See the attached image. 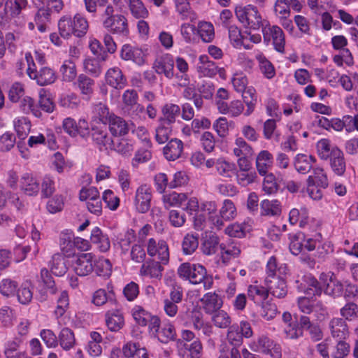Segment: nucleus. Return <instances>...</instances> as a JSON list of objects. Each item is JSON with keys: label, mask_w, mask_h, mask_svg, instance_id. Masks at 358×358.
Returning <instances> with one entry per match:
<instances>
[{"label": "nucleus", "mask_w": 358, "mask_h": 358, "mask_svg": "<svg viewBox=\"0 0 358 358\" xmlns=\"http://www.w3.org/2000/svg\"><path fill=\"white\" fill-rule=\"evenodd\" d=\"M178 275L187 280L194 285L203 283L205 289H210L213 285V278L208 275L206 268L199 264L185 262L180 264L178 268Z\"/></svg>", "instance_id": "f257e3e1"}, {"label": "nucleus", "mask_w": 358, "mask_h": 358, "mask_svg": "<svg viewBox=\"0 0 358 358\" xmlns=\"http://www.w3.org/2000/svg\"><path fill=\"white\" fill-rule=\"evenodd\" d=\"M235 14L240 22L246 27L257 30L262 25V17L254 6L248 5L245 7H236Z\"/></svg>", "instance_id": "f03ea898"}, {"label": "nucleus", "mask_w": 358, "mask_h": 358, "mask_svg": "<svg viewBox=\"0 0 358 358\" xmlns=\"http://www.w3.org/2000/svg\"><path fill=\"white\" fill-rule=\"evenodd\" d=\"M103 25L113 34L127 37L129 34L127 20L122 15L117 14L111 19H104Z\"/></svg>", "instance_id": "7ed1b4c3"}, {"label": "nucleus", "mask_w": 358, "mask_h": 358, "mask_svg": "<svg viewBox=\"0 0 358 358\" xmlns=\"http://www.w3.org/2000/svg\"><path fill=\"white\" fill-rule=\"evenodd\" d=\"M152 197V191L150 187L146 185L138 187L134 200L136 209L141 213L148 212L150 208Z\"/></svg>", "instance_id": "20e7f679"}, {"label": "nucleus", "mask_w": 358, "mask_h": 358, "mask_svg": "<svg viewBox=\"0 0 358 358\" xmlns=\"http://www.w3.org/2000/svg\"><path fill=\"white\" fill-rule=\"evenodd\" d=\"M73 267L78 275L85 276L93 271L91 253H80L73 256Z\"/></svg>", "instance_id": "39448f33"}, {"label": "nucleus", "mask_w": 358, "mask_h": 358, "mask_svg": "<svg viewBox=\"0 0 358 358\" xmlns=\"http://www.w3.org/2000/svg\"><path fill=\"white\" fill-rule=\"evenodd\" d=\"M304 282V284H301L300 289L308 296H320L324 292L326 280L322 278L318 280L313 276H306Z\"/></svg>", "instance_id": "423d86ee"}, {"label": "nucleus", "mask_w": 358, "mask_h": 358, "mask_svg": "<svg viewBox=\"0 0 358 358\" xmlns=\"http://www.w3.org/2000/svg\"><path fill=\"white\" fill-rule=\"evenodd\" d=\"M63 128L67 134L73 137L77 135L85 137L89 134V125L85 120H80L77 123L73 118H66L63 121Z\"/></svg>", "instance_id": "0eeeda50"}, {"label": "nucleus", "mask_w": 358, "mask_h": 358, "mask_svg": "<svg viewBox=\"0 0 358 358\" xmlns=\"http://www.w3.org/2000/svg\"><path fill=\"white\" fill-rule=\"evenodd\" d=\"M268 294L277 298H283L287 294V285L282 275L264 280Z\"/></svg>", "instance_id": "6e6552de"}, {"label": "nucleus", "mask_w": 358, "mask_h": 358, "mask_svg": "<svg viewBox=\"0 0 358 358\" xmlns=\"http://www.w3.org/2000/svg\"><path fill=\"white\" fill-rule=\"evenodd\" d=\"M174 61L170 55H165L157 58L154 64L153 68L158 74H164L167 78L173 77Z\"/></svg>", "instance_id": "1a4fd4ad"}, {"label": "nucleus", "mask_w": 358, "mask_h": 358, "mask_svg": "<svg viewBox=\"0 0 358 358\" xmlns=\"http://www.w3.org/2000/svg\"><path fill=\"white\" fill-rule=\"evenodd\" d=\"M184 145L178 138L171 139L163 148L164 157L169 161H175L182 157Z\"/></svg>", "instance_id": "9d476101"}, {"label": "nucleus", "mask_w": 358, "mask_h": 358, "mask_svg": "<svg viewBox=\"0 0 358 358\" xmlns=\"http://www.w3.org/2000/svg\"><path fill=\"white\" fill-rule=\"evenodd\" d=\"M106 81L108 85L115 89H122L127 85V79L118 67L108 70L106 73Z\"/></svg>", "instance_id": "9b49d317"}, {"label": "nucleus", "mask_w": 358, "mask_h": 358, "mask_svg": "<svg viewBox=\"0 0 358 358\" xmlns=\"http://www.w3.org/2000/svg\"><path fill=\"white\" fill-rule=\"evenodd\" d=\"M330 166L335 174L343 176L345 172L346 162L344 158L343 152L337 147H334L330 157Z\"/></svg>", "instance_id": "f8f14e48"}, {"label": "nucleus", "mask_w": 358, "mask_h": 358, "mask_svg": "<svg viewBox=\"0 0 358 358\" xmlns=\"http://www.w3.org/2000/svg\"><path fill=\"white\" fill-rule=\"evenodd\" d=\"M203 309L207 314H213L219 310L223 305L222 298L215 293H207L201 299Z\"/></svg>", "instance_id": "ddd939ff"}, {"label": "nucleus", "mask_w": 358, "mask_h": 358, "mask_svg": "<svg viewBox=\"0 0 358 358\" xmlns=\"http://www.w3.org/2000/svg\"><path fill=\"white\" fill-rule=\"evenodd\" d=\"M107 123H108L110 131L115 136H124L129 132V125L122 117L112 114Z\"/></svg>", "instance_id": "4468645a"}, {"label": "nucleus", "mask_w": 358, "mask_h": 358, "mask_svg": "<svg viewBox=\"0 0 358 358\" xmlns=\"http://www.w3.org/2000/svg\"><path fill=\"white\" fill-rule=\"evenodd\" d=\"M162 115L159 120V122L172 125L180 114V108L174 103H166L162 107Z\"/></svg>", "instance_id": "2eb2a0df"}, {"label": "nucleus", "mask_w": 358, "mask_h": 358, "mask_svg": "<svg viewBox=\"0 0 358 358\" xmlns=\"http://www.w3.org/2000/svg\"><path fill=\"white\" fill-rule=\"evenodd\" d=\"M120 56L122 59L132 61L138 65L142 64L144 62V54L142 50L128 44L122 46Z\"/></svg>", "instance_id": "dca6fc26"}, {"label": "nucleus", "mask_w": 358, "mask_h": 358, "mask_svg": "<svg viewBox=\"0 0 358 358\" xmlns=\"http://www.w3.org/2000/svg\"><path fill=\"white\" fill-rule=\"evenodd\" d=\"M69 260L63 254H55L50 262V270L57 276L64 275L68 271Z\"/></svg>", "instance_id": "f3484780"}, {"label": "nucleus", "mask_w": 358, "mask_h": 358, "mask_svg": "<svg viewBox=\"0 0 358 358\" xmlns=\"http://www.w3.org/2000/svg\"><path fill=\"white\" fill-rule=\"evenodd\" d=\"M6 8H9L10 16L15 19V22L22 25L24 23L19 21L20 15L22 13V10L26 9L27 6V0H7L5 3Z\"/></svg>", "instance_id": "a211bd4d"}, {"label": "nucleus", "mask_w": 358, "mask_h": 358, "mask_svg": "<svg viewBox=\"0 0 358 358\" xmlns=\"http://www.w3.org/2000/svg\"><path fill=\"white\" fill-rule=\"evenodd\" d=\"M329 327L333 337L344 339L348 335V327L343 318H333L329 323Z\"/></svg>", "instance_id": "6ab92c4d"}, {"label": "nucleus", "mask_w": 358, "mask_h": 358, "mask_svg": "<svg viewBox=\"0 0 358 358\" xmlns=\"http://www.w3.org/2000/svg\"><path fill=\"white\" fill-rule=\"evenodd\" d=\"M20 187L29 196L36 195L40 190L38 182L29 173L24 174L21 178Z\"/></svg>", "instance_id": "aec40b11"}, {"label": "nucleus", "mask_w": 358, "mask_h": 358, "mask_svg": "<svg viewBox=\"0 0 358 358\" xmlns=\"http://www.w3.org/2000/svg\"><path fill=\"white\" fill-rule=\"evenodd\" d=\"M273 164V155L268 150L261 151L256 157V168L258 173L264 176Z\"/></svg>", "instance_id": "412c9836"}, {"label": "nucleus", "mask_w": 358, "mask_h": 358, "mask_svg": "<svg viewBox=\"0 0 358 358\" xmlns=\"http://www.w3.org/2000/svg\"><path fill=\"white\" fill-rule=\"evenodd\" d=\"M220 247V238L215 234L206 235L201 243V250L205 255H213Z\"/></svg>", "instance_id": "4be33fe9"}, {"label": "nucleus", "mask_w": 358, "mask_h": 358, "mask_svg": "<svg viewBox=\"0 0 358 358\" xmlns=\"http://www.w3.org/2000/svg\"><path fill=\"white\" fill-rule=\"evenodd\" d=\"M248 296L255 303L260 305L268 298V292L266 287L252 285L248 288Z\"/></svg>", "instance_id": "5701e85b"}, {"label": "nucleus", "mask_w": 358, "mask_h": 358, "mask_svg": "<svg viewBox=\"0 0 358 358\" xmlns=\"http://www.w3.org/2000/svg\"><path fill=\"white\" fill-rule=\"evenodd\" d=\"M34 73L32 74L33 79L41 86L52 84L57 78L55 72L49 67H43L37 73Z\"/></svg>", "instance_id": "b1692460"}, {"label": "nucleus", "mask_w": 358, "mask_h": 358, "mask_svg": "<svg viewBox=\"0 0 358 358\" xmlns=\"http://www.w3.org/2000/svg\"><path fill=\"white\" fill-rule=\"evenodd\" d=\"M308 187L317 186L322 188L328 187V178L322 168L313 169V175L307 179Z\"/></svg>", "instance_id": "393cba45"}, {"label": "nucleus", "mask_w": 358, "mask_h": 358, "mask_svg": "<svg viewBox=\"0 0 358 358\" xmlns=\"http://www.w3.org/2000/svg\"><path fill=\"white\" fill-rule=\"evenodd\" d=\"M315 161V158L311 155L299 154L294 159V167L299 173L306 174L312 169Z\"/></svg>", "instance_id": "a878e982"}, {"label": "nucleus", "mask_w": 358, "mask_h": 358, "mask_svg": "<svg viewBox=\"0 0 358 358\" xmlns=\"http://www.w3.org/2000/svg\"><path fill=\"white\" fill-rule=\"evenodd\" d=\"M163 270L164 267L159 262L151 260L142 265L140 273L142 275H148L150 278L160 279L162 276Z\"/></svg>", "instance_id": "bb28decb"}, {"label": "nucleus", "mask_w": 358, "mask_h": 358, "mask_svg": "<svg viewBox=\"0 0 358 358\" xmlns=\"http://www.w3.org/2000/svg\"><path fill=\"white\" fill-rule=\"evenodd\" d=\"M74 85L78 87L80 93L87 96V98L94 92V81L85 74H80Z\"/></svg>", "instance_id": "cd10ccee"}, {"label": "nucleus", "mask_w": 358, "mask_h": 358, "mask_svg": "<svg viewBox=\"0 0 358 358\" xmlns=\"http://www.w3.org/2000/svg\"><path fill=\"white\" fill-rule=\"evenodd\" d=\"M261 215L264 216H278L281 213L280 203L278 200L265 199L260 203Z\"/></svg>", "instance_id": "c85d7f7f"}, {"label": "nucleus", "mask_w": 358, "mask_h": 358, "mask_svg": "<svg viewBox=\"0 0 358 358\" xmlns=\"http://www.w3.org/2000/svg\"><path fill=\"white\" fill-rule=\"evenodd\" d=\"M90 241L92 243L96 244L101 252H106L110 248V244L108 238L103 235L98 227H95L92 231Z\"/></svg>", "instance_id": "c756f323"}, {"label": "nucleus", "mask_w": 358, "mask_h": 358, "mask_svg": "<svg viewBox=\"0 0 358 358\" xmlns=\"http://www.w3.org/2000/svg\"><path fill=\"white\" fill-rule=\"evenodd\" d=\"M106 322L108 328L112 331H117L124 325V318L119 311L107 313L106 315Z\"/></svg>", "instance_id": "7c9ffc66"}, {"label": "nucleus", "mask_w": 358, "mask_h": 358, "mask_svg": "<svg viewBox=\"0 0 358 358\" xmlns=\"http://www.w3.org/2000/svg\"><path fill=\"white\" fill-rule=\"evenodd\" d=\"M330 282L326 280L324 287V293L334 297L341 296L344 292V285L342 282L336 278L331 277L329 279Z\"/></svg>", "instance_id": "2f4dec72"}, {"label": "nucleus", "mask_w": 358, "mask_h": 358, "mask_svg": "<svg viewBox=\"0 0 358 358\" xmlns=\"http://www.w3.org/2000/svg\"><path fill=\"white\" fill-rule=\"evenodd\" d=\"M199 246L198 234H187L182 242V250L185 255L193 254Z\"/></svg>", "instance_id": "473e14b6"}, {"label": "nucleus", "mask_w": 358, "mask_h": 358, "mask_svg": "<svg viewBox=\"0 0 358 358\" xmlns=\"http://www.w3.org/2000/svg\"><path fill=\"white\" fill-rule=\"evenodd\" d=\"M92 136L93 141L98 145H103L106 148H115V143L106 131L99 129H93Z\"/></svg>", "instance_id": "72a5a7b5"}, {"label": "nucleus", "mask_w": 358, "mask_h": 358, "mask_svg": "<svg viewBox=\"0 0 358 358\" xmlns=\"http://www.w3.org/2000/svg\"><path fill=\"white\" fill-rule=\"evenodd\" d=\"M287 267L285 266H280L278 267L276 258L271 257L267 262L266 265V277L268 278H273L278 277V275H282L286 273Z\"/></svg>", "instance_id": "f704fd0d"}, {"label": "nucleus", "mask_w": 358, "mask_h": 358, "mask_svg": "<svg viewBox=\"0 0 358 358\" xmlns=\"http://www.w3.org/2000/svg\"><path fill=\"white\" fill-rule=\"evenodd\" d=\"M212 315V322L215 327L220 329H226L231 326V318L226 311L219 310Z\"/></svg>", "instance_id": "c9c22d12"}, {"label": "nucleus", "mask_w": 358, "mask_h": 358, "mask_svg": "<svg viewBox=\"0 0 358 358\" xmlns=\"http://www.w3.org/2000/svg\"><path fill=\"white\" fill-rule=\"evenodd\" d=\"M59 342L61 347L65 350L73 348L76 343L73 331L69 328L62 329L59 334Z\"/></svg>", "instance_id": "e433bc0d"}, {"label": "nucleus", "mask_w": 358, "mask_h": 358, "mask_svg": "<svg viewBox=\"0 0 358 358\" xmlns=\"http://www.w3.org/2000/svg\"><path fill=\"white\" fill-rule=\"evenodd\" d=\"M33 285L30 281L24 282L17 292V299L22 304L29 303L33 297Z\"/></svg>", "instance_id": "4c0bfd02"}, {"label": "nucleus", "mask_w": 358, "mask_h": 358, "mask_svg": "<svg viewBox=\"0 0 358 358\" xmlns=\"http://www.w3.org/2000/svg\"><path fill=\"white\" fill-rule=\"evenodd\" d=\"M220 248L222 251L221 257L224 263H228L231 259L236 258L241 254V249L236 244L228 245L227 246L220 244Z\"/></svg>", "instance_id": "58836bf2"}, {"label": "nucleus", "mask_w": 358, "mask_h": 358, "mask_svg": "<svg viewBox=\"0 0 358 358\" xmlns=\"http://www.w3.org/2000/svg\"><path fill=\"white\" fill-rule=\"evenodd\" d=\"M241 92L242 93L243 101L248 107L245 115H249L253 112L257 101L255 90L252 87H248Z\"/></svg>", "instance_id": "ea45409f"}, {"label": "nucleus", "mask_w": 358, "mask_h": 358, "mask_svg": "<svg viewBox=\"0 0 358 358\" xmlns=\"http://www.w3.org/2000/svg\"><path fill=\"white\" fill-rule=\"evenodd\" d=\"M227 339L234 346L232 348L238 349L242 345L243 336L239 331V327L238 325L233 324L229 327Z\"/></svg>", "instance_id": "a19ab883"}, {"label": "nucleus", "mask_w": 358, "mask_h": 358, "mask_svg": "<svg viewBox=\"0 0 358 358\" xmlns=\"http://www.w3.org/2000/svg\"><path fill=\"white\" fill-rule=\"evenodd\" d=\"M176 336V329L171 324H166L157 332L158 340L163 343L174 341Z\"/></svg>", "instance_id": "79ce46f5"}, {"label": "nucleus", "mask_w": 358, "mask_h": 358, "mask_svg": "<svg viewBox=\"0 0 358 358\" xmlns=\"http://www.w3.org/2000/svg\"><path fill=\"white\" fill-rule=\"evenodd\" d=\"M198 32L202 41L206 43L211 42L215 37L214 27L210 22H200L198 27Z\"/></svg>", "instance_id": "37998d69"}, {"label": "nucleus", "mask_w": 358, "mask_h": 358, "mask_svg": "<svg viewBox=\"0 0 358 358\" xmlns=\"http://www.w3.org/2000/svg\"><path fill=\"white\" fill-rule=\"evenodd\" d=\"M72 22L75 29V36L79 38L83 36L87 33L89 27L85 17L80 14H76Z\"/></svg>", "instance_id": "c03bdc74"}, {"label": "nucleus", "mask_w": 358, "mask_h": 358, "mask_svg": "<svg viewBox=\"0 0 358 358\" xmlns=\"http://www.w3.org/2000/svg\"><path fill=\"white\" fill-rule=\"evenodd\" d=\"M273 32V44L274 45L275 49L279 52H283L285 50V35L284 33L279 27L273 26L272 27Z\"/></svg>", "instance_id": "a18cd8bd"}, {"label": "nucleus", "mask_w": 358, "mask_h": 358, "mask_svg": "<svg viewBox=\"0 0 358 358\" xmlns=\"http://www.w3.org/2000/svg\"><path fill=\"white\" fill-rule=\"evenodd\" d=\"M340 313L346 320H356L358 319V305L354 302L347 303L341 308Z\"/></svg>", "instance_id": "49530a36"}, {"label": "nucleus", "mask_w": 358, "mask_h": 358, "mask_svg": "<svg viewBox=\"0 0 358 358\" xmlns=\"http://www.w3.org/2000/svg\"><path fill=\"white\" fill-rule=\"evenodd\" d=\"M58 28L60 35L64 38H68L71 34L75 36V29L71 17H62L58 22Z\"/></svg>", "instance_id": "de8ad7c7"}, {"label": "nucleus", "mask_w": 358, "mask_h": 358, "mask_svg": "<svg viewBox=\"0 0 358 358\" xmlns=\"http://www.w3.org/2000/svg\"><path fill=\"white\" fill-rule=\"evenodd\" d=\"M155 131L156 141L159 144H163L169 139L170 134L172 131V126L159 122V125L156 128Z\"/></svg>", "instance_id": "09e8293b"}, {"label": "nucleus", "mask_w": 358, "mask_h": 358, "mask_svg": "<svg viewBox=\"0 0 358 358\" xmlns=\"http://www.w3.org/2000/svg\"><path fill=\"white\" fill-rule=\"evenodd\" d=\"M235 148H234V154L236 157L245 156L248 157L252 154V147L247 143L243 138H238L235 141Z\"/></svg>", "instance_id": "8fccbe9b"}, {"label": "nucleus", "mask_w": 358, "mask_h": 358, "mask_svg": "<svg viewBox=\"0 0 358 358\" xmlns=\"http://www.w3.org/2000/svg\"><path fill=\"white\" fill-rule=\"evenodd\" d=\"M60 71L62 74L63 80L66 82L73 81L77 75L76 65L71 61H65L61 66Z\"/></svg>", "instance_id": "3c124183"}, {"label": "nucleus", "mask_w": 358, "mask_h": 358, "mask_svg": "<svg viewBox=\"0 0 358 358\" xmlns=\"http://www.w3.org/2000/svg\"><path fill=\"white\" fill-rule=\"evenodd\" d=\"M220 216L225 221L234 219L236 215V208L232 201L225 199L220 210Z\"/></svg>", "instance_id": "603ef678"}, {"label": "nucleus", "mask_w": 358, "mask_h": 358, "mask_svg": "<svg viewBox=\"0 0 358 358\" xmlns=\"http://www.w3.org/2000/svg\"><path fill=\"white\" fill-rule=\"evenodd\" d=\"M129 9L136 18H145L148 11L141 0H129Z\"/></svg>", "instance_id": "864d4df0"}, {"label": "nucleus", "mask_w": 358, "mask_h": 358, "mask_svg": "<svg viewBox=\"0 0 358 358\" xmlns=\"http://www.w3.org/2000/svg\"><path fill=\"white\" fill-rule=\"evenodd\" d=\"M122 100L124 103L127 108H136V109L139 108L140 111H143V108L140 106L137 103L138 101V94L136 90H126L122 95Z\"/></svg>", "instance_id": "5fc2aeb1"}, {"label": "nucleus", "mask_w": 358, "mask_h": 358, "mask_svg": "<svg viewBox=\"0 0 358 358\" xmlns=\"http://www.w3.org/2000/svg\"><path fill=\"white\" fill-rule=\"evenodd\" d=\"M99 60L94 58H86L83 61L85 71L94 77H98L101 73V66Z\"/></svg>", "instance_id": "6e6d98bb"}, {"label": "nucleus", "mask_w": 358, "mask_h": 358, "mask_svg": "<svg viewBox=\"0 0 358 358\" xmlns=\"http://www.w3.org/2000/svg\"><path fill=\"white\" fill-rule=\"evenodd\" d=\"M187 200L185 194L173 192L164 196L163 201L166 206H182V203Z\"/></svg>", "instance_id": "4d7b16f0"}, {"label": "nucleus", "mask_w": 358, "mask_h": 358, "mask_svg": "<svg viewBox=\"0 0 358 358\" xmlns=\"http://www.w3.org/2000/svg\"><path fill=\"white\" fill-rule=\"evenodd\" d=\"M317 150L320 158L326 160L331 157V152L334 150V147L331 148L328 139L323 138L317 142Z\"/></svg>", "instance_id": "13d9d810"}, {"label": "nucleus", "mask_w": 358, "mask_h": 358, "mask_svg": "<svg viewBox=\"0 0 358 358\" xmlns=\"http://www.w3.org/2000/svg\"><path fill=\"white\" fill-rule=\"evenodd\" d=\"M229 38L231 43L235 48H239L243 44L246 37L242 35L241 30L236 26L229 27Z\"/></svg>", "instance_id": "bf43d9fd"}, {"label": "nucleus", "mask_w": 358, "mask_h": 358, "mask_svg": "<svg viewBox=\"0 0 358 358\" xmlns=\"http://www.w3.org/2000/svg\"><path fill=\"white\" fill-rule=\"evenodd\" d=\"M17 287L16 281L10 278L3 279L0 283V292L6 296H12L15 294Z\"/></svg>", "instance_id": "052dcab7"}, {"label": "nucleus", "mask_w": 358, "mask_h": 358, "mask_svg": "<svg viewBox=\"0 0 358 358\" xmlns=\"http://www.w3.org/2000/svg\"><path fill=\"white\" fill-rule=\"evenodd\" d=\"M264 176L265 178L263 182V190L268 194L275 193L278 189V185L276 182L275 177L272 173L266 174Z\"/></svg>", "instance_id": "680f3d73"}, {"label": "nucleus", "mask_w": 358, "mask_h": 358, "mask_svg": "<svg viewBox=\"0 0 358 358\" xmlns=\"http://www.w3.org/2000/svg\"><path fill=\"white\" fill-rule=\"evenodd\" d=\"M15 143V136L13 134L6 132L0 136V151L8 152L13 148Z\"/></svg>", "instance_id": "e2e57ef3"}, {"label": "nucleus", "mask_w": 358, "mask_h": 358, "mask_svg": "<svg viewBox=\"0 0 358 358\" xmlns=\"http://www.w3.org/2000/svg\"><path fill=\"white\" fill-rule=\"evenodd\" d=\"M102 199L106 203L107 207L112 210H116L120 205V199L110 189L103 192Z\"/></svg>", "instance_id": "0e129e2a"}, {"label": "nucleus", "mask_w": 358, "mask_h": 358, "mask_svg": "<svg viewBox=\"0 0 358 358\" xmlns=\"http://www.w3.org/2000/svg\"><path fill=\"white\" fill-rule=\"evenodd\" d=\"M216 169L218 173L225 178H231L233 173L234 164L227 162L224 160H217L216 164Z\"/></svg>", "instance_id": "69168bd1"}, {"label": "nucleus", "mask_w": 358, "mask_h": 358, "mask_svg": "<svg viewBox=\"0 0 358 358\" xmlns=\"http://www.w3.org/2000/svg\"><path fill=\"white\" fill-rule=\"evenodd\" d=\"M245 224L234 223L225 229V232L232 237L242 238L245 236Z\"/></svg>", "instance_id": "338daca9"}, {"label": "nucleus", "mask_w": 358, "mask_h": 358, "mask_svg": "<svg viewBox=\"0 0 358 358\" xmlns=\"http://www.w3.org/2000/svg\"><path fill=\"white\" fill-rule=\"evenodd\" d=\"M303 237L304 236L302 233H298L291 238L289 250L293 255H297L301 252L303 247V244L301 241Z\"/></svg>", "instance_id": "774afa93"}]
</instances>
